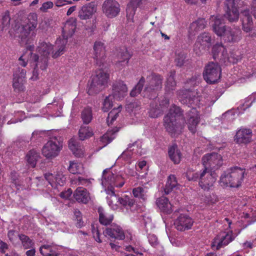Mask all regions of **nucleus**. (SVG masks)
Returning a JSON list of instances; mask_svg holds the SVG:
<instances>
[{
    "instance_id": "nucleus-1",
    "label": "nucleus",
    "mask_w": 256,
    "mask_h": 256,
    "mask_svg": "<svg viewBox=\"0 0 256 256\" xmlns=\"http://www.w3.org/2000/svg\"><path fill=\"white\" fill-rule=\"evenodd\" d=\"M244 5V2L242 0H226L224 16L230 22H236L238 20L239 12L240 11L242 28L244 32H248L252 30L253 21L249 9H241Z\"/></svg>"
},
{
    "instance_id": "nucleus-2",
    "label": "nucleus",
    "mask_w": 256,
    "mask_h": 256,
    "mask_svg": "<svg viewBox=\"0 0 256 256\" xmlns=\"http://www.w3.org/2000/svg\"><path fill=\"white\" fill-rule=\"evenodd\" d=\"M182 114L181 108L174 106L164 117V126L172 136L179 135L182 132L184 128V120L180 118Z\"/></svg>"
},
{
    "instance_id": "nucleus-3",
    "label": "nucleus",
    "mask_w": 256,
    "mask_h": 256,
    "mask_svg": "<svg viewBox=\"0 0 256 256\" xmlns=\"http://www.w3.org/2000/svg\"><path fill=\"white\" fill-rule=\"evenodd\" d=\"M245 171L238 166L232 167L222 174L220 183L222 186L239 188L244 180Z\"/></svg>"
},
{
    "instance_id": "nucleus-4",
    "label": "nucleus",
    "mask_w": 256,
    "mask_h": 256,
    "mask_svg": "<svg viewBox=\"0 0 256 256\" xmlns=\"http://www.w3.org/2000/svg\"><path fill=\"white\" fill-rule=\"evenodd\" d=\"M102 66L96 72V74L91 77L88 84V93L89 95L96 94L104 90L107 86L109 74L104 72Z\"/></svg>"
},
{
    "instance_id": "nucleus-5",
    "label": "nucleus",
    "mask_w": 256,
    "mask_h": 256,
    "mask_svg": "<svg viewBox=\"0 0 256 256\" xmlns=\"http://www.w3.org/2000/svg\"><path fill=\"white\" fill-rule=\"evenodd\" d=\"M62 146V138L54 136L43 146L42 154L48 159H53L59 154Z\"/></svg>"
},
{
    "instance_id": "nucleus-6",
    "label": "nucleus",
    "mask_w": 256,
    "mask_h": 256,
    "mask_svg": "<svg viewBox=\"0 0 256 256\" xmlns=\"http://www.w3.org/2000/svg\"><path fill=\"white\" fill-rule=\"evenodd\" d=\"M220 76L221 68L218 62H210L206 66L203 76L207 83L215 84L220 80Z\"/></svg>"
},
{
    "instance_id": "nucleus-7",
    "label": "nucleus",
    "mask_w": 256,
    "mask_h": 256,
    "mask_svg": "<svg viewBox=\"0 0 256 256\" xmlns=\"http://www.w3.org/2000/svg\"><path fill=\"white\" fill-rule=\"evenodd\" d=\"M202 162L205 169L217 170L222 165L223 160L220 154L213 152L204 155Z\"/></svg>"
},
{
    "instance_id": "nucleus-8",
    "label": "nucleus",
    "mask_w": 256,
    "mask_h": 256,
    "mask_svg": "<svg viewBox=\"0 0 256 256\" xmlns=\"http://www.w3.org/2000/svg\"><path fill=\"white\" fill-rule=\"evenodd\" d=\"M30 54V57L29 58V60L31 63L34 62L35 64L31 78L33 80H36L38 78V68H40L42 70H46L48 66V58L39 56L31 52Z\"/></svg>"
},
{
    "instance_id": "nucleus-9",
    "label": "nucleus",
    "mask_w": 256,
    "mask_h": 256,
    "mask_svg": "<svg viewBox=\"0 0 256 256\" xmlns=\"http://www.w3.org/2000/svg\"><path fill=\"white\" fill-rule=\"evenodd\" d=\"M76 25V18H72L66 22L64 28L62 30V36L64 40L60 42V45L58 46V51L62 52V54L65 51V46L66 43V40L68 37H71L75 32V29Z\"/></svg>"
},
{
    "instance_id": "nucleus-10",
    "label": "nucleus",
    "mask_w": 256,
    "mask_h": 256,
    "mask_svg": "<svg viewBox=\"0 0 256 256\" xmlns=\"http://www.w3.org/2000/svg\"><path fill=\"white\" fill-rule=\"evenodd\" d=\"M216 177L217 176L214 172H210L206 168H204L200 174V186L205 190H208L216 182Z\"/></svg>"
},
{
    "instance_id": "nucleus-11",
    "label": "nucleus",
    "mask_w": 256,
    "mask_h": 256,
    "mask_svg": "<svg viewBox=\"0 0 256 256\" xmlns=\"http://www.w3.org/2000/svg\"><path fill=\"white\" fill-rule=\"evenodd\" d=\"M103 12L108 18L116 16L120 12V5L115 0H106L102 6Z\"/></svg>"
},
{
    "instance_id": "nucleus-12",
    "label": "nucleus",
    "mask_w": 256,
    "mask_h": 256,
    "mask_svg": "<svg viewBox=\"0 0 256 256\" xmlns=\"http://www.w3.org/2000/svg\"><path fill=\"white\" fill-rule=\"evenodd\" d=\"M94 59L96 64L99 67L102 66V68H106V51L104 44L100 42H96L94 46Z\"/></svg>"
},
{
    "instance_id": "nucleus-13",
    "label": "nucleus",
    "mask_w": 256,
    "mask_h": 256,
    "mask_svg": "<svg viewBox=\"0 0 256 256\" xmlns=\"http://www.w3.org/2000/svg\"><path fill=\"white\" fill-rule=\"evenodd\" d=\"M194 222V220L189 216L181 214L175 220L174 226L176 230L182 232L190 229Z\"/></svg>"
},
{
    "instance_id": "nucleus-14",
    "label": "nucleus",
    "mask_w": 256,
    "mask_h": 256,
    "mask_svg": "<svg viewBox=\"0 0 256 256\" xmlns=\"http://www.w3.org/2000/svg\"><path fill=\"white\" fill-rule=\"evenodd\" d=\"M187 124L189 130L194 134L196 132V126L200 122V116L196 108L192 107L186 114Z\"/></svg>"
},
{
    "instance_id": "nucleus-15",
    "label": "nucleus",
    "mask_w": 256,
    "mask_h": 256,
    "mask_svg": "<svg viewBox=\"0 0 256 256\" xmlns=\"http://www.w3.org/2000/svg\"><path fill=\"white\" fill-rule=\"evenodd\" d=\"M210 20L213 32L217 36H222L228 28L224 25L222 18L220 16H211Z\"/></svg>"
},
{
    "instance_id": "nucleus-16",
    "label": "nucleus",
    "mask_w": 256,
    "mask_h": 256,
    "mask_svg": "<svg viewBox=\"0 0 256 256\" xmlns=\"http://www.w3.org/2000/svg\"><path fill=\"white\" fill-rule=\"evenodd\" d=\"M242 31L238 28H230L228 26L227 29L222 36L223 40L228 42H237L242 38Z\"/></svg>"
},
{
    "instance_id": "nucleus-17",
    "label": "nucleus",
    "mask_w": 256,
    "mask_h": 256,
    "mask_svg": "<svg viewBox=\"0 0 256 256\" xmlns=\"http://www.w3.org/2000/svg\"><path fill=\"white\" fill-rule=\"evenodd\" d=\"M96 7L97 4L95 2H91L84 5L78 12V18L82 20L90 18L96 12Z\"/></svg>"
},
{
    "instance_id": "nucleus-18",
    "label": "nucleus",
    "mask_w": 256,
    "mask_h": 256,
    "mask_svg": "<svg viewBox=\"0 0 256 256\" xmlns=\"http://www.w3.org/2000/svg\"><path fill=\"white\" fill-rule=\"evenodd\" d=\"M128 88L121 80L116 82L112 84V92L111 95L116 100L124 98L127 94Z\"/></svg>"
},
{
    "instance_id": "nucleus-19",
    "label": "nucleus",
    "mask_w": 256,
    "mask_h": 256,
    "mask_svg": "<svg viewBox=\"0 0 256 256\" xmlns=\"http://www.w3.org/2000/svg\"><path fill=\"white\" fill-rule=\"evenodd\" d=\"M104 234L111 238L118 240H123L125 238L123 230L116 224H111L104 231Z\"/></svg>"
},
{
    "instance_id": "nucleus-20",
    "label": "nucleus",
    "mask_w": 256,
    "mask_h": 256,
    "mask_svg": "<svg viewBox=\"0 0 256 256\" xmlns=\"http://www.w3.org/2000/svg\"><path fill=\"white\" fill-rule=\"evenodd\" d=\"M252 131L249 128H240L237 131L234 140L237 144H246L252 141Z\"/></svg>"
},
{
    "instance_id": "nucleus-21",
    "label": "nucleus",
    "mask_w": 256,
    "mask_h": 256,
    "mask_svg": "<svg viewBox=\"0 0 256 256\" xmlns=\"http://www.w3.org/2000/svg\"><path fill=\"white\" fill-rule=\"evenodd\" d=\"M230 234L228 232L226 234L223 232L220 239L215 238L212 244V247L214 248H216V250H218L222 246L228 245L234 238L232 236V231H230Z\"/></svg>"
},
{
    "instance_id": "nucleus-22",
    "label": "nucleus",
    "mask_w": 256,
    "mask_h": 256,
    "mask_svg": "<svg viewBox=\"0 0 256 256\" xmlns=\"http://www.w3.org/2000/svg\"><path fill=\"white\" fill-rule=\"evenodd\" d=\"M242 58L238 52H232L228 56L226 51H223L220 54V62L227 66L229 64H235Z\"/></svg>"
},
{
    "instance_id": "nucleus-23",
    "label": "nucleus",
    "mask_w": 256,
    "mask_h": 256,
    "mask_svg": "<svg viewBox=\"0 0 256 256\" xmlns=\"http://www.w3.org/2000/svg\"><path fill=\"white\" fill-rule=\"evenodd\" d=\"M33 30L28 25L26 24H23L18 28L16 32V36L20 38V43L21 44H23L28 43L30 32Z\"/></svg>"
},
{
    "instance_id": "nucleus-24",
    "label": "nucleus",
    "mask_w": 256,
    "mask_h": 256,
    "mask_svg": "<svg viewBox=\"0 0 256 256\" xmlns=\"http://www.w3.org/2000/svg\"><path fill=\"white\" fill-rule=\"evenodd\" d=\"M116 56L117 60L116 61V65L117 67L120 68L121 66H125L128 64L132 55L126 48H123L120 49Z\"/></svg>"
},
{
    "instance_id": "nucleus-25",
    "label": "nucleus",
    "mask_w": 256,
    "mask_h": 256,
    "mask_svg": "<svg viewBox=\"0 0 256 256\" xmlns=\"http://www.w3.org/2000/svg\"><path fill=\"white\" fill-rule=\"evenodd\" d=\"M74 197L77 202L83 204H87L90 199L87 190L81 187H78L75 190Z\"/></svg>"
},
{
    "instance_id": "nucleus-26",
    "label": "nucleus",
    "mask_w": 256,
    "mask_h": 256,
    "mask_svg": "<svg viewBox=\"0 0 256 256\" xmlns=\"http://www.w3.org/2000/svg\"><path fill=\"white\" fill-rule=\"evenodd\" d=\"M148 84L146 86L160 90L162 88V76L156 74H153L151 76L147 77Z\"/></svg>"
},
{
    "instance_id": "nucleus-27",
    "label": "nucleus",
    "mask_w": 256,
    "mask_h": 256,
    "mask_svg": "<svg viewBox=\"0 0 256 256\" xmlns=\"http://www.w3.org/2000/svg\"><path fill=\"white\" fill-rule=\"evenodd\" d=\"M156 204L160 210L164 214H170L172 211V204L168 199L165 196H161L158 198L156 201Z\"/></svg>"
},
{
    "instance_id": "nucleus-28",
    "label": "nucleus",
    "mask_w": 256,
    "mask_h": 256,
    "mask_svg": "<svg viewBox=\"0 0 256 256\" xmlns=\"http://www.w3.org/2000/svg\"><path fill=\"white\" fill-rule=\"evenodd\" d=\"M168 154L170 160L174 164H178L180 162L182 154L176 144H174L168 148Z\"/></svg>"
},
{
    "instance_id": "nucleus-29",
    "label": "nucleus",
    "mask_w": 256,
    "mask_h": 256,
    "mask_svg": "<svg viewBox=\"0 0 256 256\" xmlns=\"http://www.w3.org/2000/svg\"><path fill=\"white\" fill-rule=\"evenodd\" d=\"M68 146L76 156L80 158L83 155L82 146L78 140L71 138L69 142Z\"/></svg>"
},
{
    "instance_id": "nucleus-30",
    "label": "nucleus",
    "mask_w": 256,
    "mask_h": 256,
    "mask_svg": "<svg viewBox=\"0 0 256 256\" xmlns=\"http://www.w3.org/2000/svg\"><path fill=\"white\" fill-rule=\"evenodd\" d=\"M158 101V100H155L150 103L148 114L152 118H158L163 114L164 110L158 104L157 102Z\"/></svg>"
},
{
    "instance_id": "nucleus-31",
    "label": "nucleus",
    "mask_w": 256,
    "mask_h": 256,
    "mask_svg": "<svg viewBox=\"0 0 256 256\" xmlns=\"http://www.w3.org/2000/svg\"><path fill=\"white\" fill-rule=\"evenodd\" d=\"M120 176H114L109 170V169L106 168L103 171L102 184V185L108 184L112 186L115 183L116 178L120 179Z\"/></svg>"
},
{
    "instance_id": "nucleus-32",
    "label": "nucleus",
    "mask_w": 256,
    "mask_h": 256,
    "mask_svg": "<svg viewBox=\"0 0 256 256\" xmlns=\"http://www.w3.org/2000/svg\"><path fill=\"white\" fill-rule=\"evenodd\" d=\"M98 212L99 214V222L104 226L110 224L114 218L112 214H109L105 212L102 208L100 207L98 208Z\"/></svg>"
},
{
    "instance_id": "nucleus-33",
    "label": "nucleus",
    "mask_w": 256,
    "mask_h": 256,
    "mask_svg": "<svg viewBox=\"0 0 256 256\" xmlns=\"http://www.w3.org/2000/svg\"><path fill=\"white\" fill-rule=\"evenodd\" d=\"M52 49V45L46 42H41L37 48L38 52L40 54V56L48 58Z\"/></svg>"
},
{
    "instance_id": "nucleus-34",
    "label": "nucleus",
    "mask_w": 256,
    "mask_h": 256,
    "mask_svg": "<svg viewBox=\"0 0 256 256\" xmlns=\"http://www.w3.org/2000/svg\"><path fill=\"white\" fill-rule=\"evenodd\" d=\"M206 24V22L204 18H198L190 24V30L191 32H193V34H195L196 32L204 28Z\"/></svg>"
},
{
    "instance_id": "nucleus-35",
    "label": "nucleus",
    "mask_w": 256,
    "mask_h": 256,
    "mask_svg": "<svg viewBox=\"0 0 256 256\" xmlns=\"http://www.w3.org/2000/svg\"><path fill=\"white\" fill-rule=\"evenodd\" d=\"M178 185L176 177L174 175H170L167 180L165 188H164V194H168Z\"/></svg>"
},
{
    "instance_id": "nucleus-36",
    "label": "nucleus",
    "mask_w": 256,
    "mask_h": 256,
    "mask_svg": "<svg viewBox=\"0 0 256 256\" xmlns=\"http://www.w3.org/2000/svg\"><path fill=\"white\" fill-rule=\"evenodd\" d=\"M175 75V70H171L169 72L165 86L166 92H169L174 90L176 86V82L174 80Z\"/></svg>"
},
{
    "instance_id": "nucleus-37",
    "label": "nucleus",
    "mask_w": 256,
    "mask_h": 256,
    "mask_svg": "<svg viewBox=\"0 0 256 256\" xmlns=\"http://www.w3.org/2000/svg\"><path fill=\"white\" fill-rule=\"evenodd\" d=\"M38 154L34 150H30L26 154V158L29 166L34 168L36 166L38 158Z\"/></svg>"
},
{
    "instance_id": "nucleus-38",
    "label": "nucleus",
    "mask_w": 256,
    "mask_h": 256,
    "mask_svg": "<svg viewBox=\"0 0 256 256\" xmlns=\"http://www.w3.org/2000/svg\"><path fill=\"white\" fill-rule=\"evenodd\" d=\"M212 40L210 34L206 32L200 34L196 39V40L206 46L208 48H210L212 46Z\"/></svg>"
},
{
    "instance_id": "nucleus-39",
    "label": "nucleus",
    "mask_w": 256,
    "mask_h": 256,
    "mask_svg": "<svg viewBox=\"0 0 256 256\" xmlns=\"http://www.w3.org/2000/svg\"><path fill=\"white\" fill-rule=\"evenodd\" d=\"M158 90L154 88L146 86L143 92H142V96L144 98H146L150 100H156L158 96Z\"/></svg>"
},
{
    "instance_id": "nucleus-40",
    "label": "nucleus",
    "mask_w": 256,
    "mask_h": 256,
    "mask_svg": "<svg viewBox=\"0 0 256 256\" xmlns=\"http://www.w3.org/2000/svg\"><path fill=\"white\" fill-rule=\"evenodd\" d=\"M93 134L92 130L89 126H82L78 132L80 140H84L91 137Z\"/></svg>"
},
{
    "instance_id": "nucleus-41",
    "label": "nucleus",
    "mask_w": 256,
    "mask_h": 256,
    "mask_svg": "<svg viewBox=\"0 0 256 256\" xmlns=\"http://www.w3.org/2000/svg\"><path fill=\"white\" fill-rule=\"evenodd\" d=\"M142 4V0H130L126 8L127 14L134 15L136 8Z\"/></svg>"
},
{
    "instance_id": "nucleus-42",
    "label": "nucleus",
    "mask_w": 256,
    "mask_h": 256,
    "mask_svg": "<svg viewBox=\"0 0 256 256\" xmlns=\"http://www.w3.org/2000/svg\"><path fill=\"white\" fill-rule=\"evenodd\" d=\"M16 75H14L13 79V88L14 90L16 92H20L24 91V80H22V78H18Z\"/></svg>"
},
{
    "instance_id": "nucleus-43",
    "label": "nucleus",
    "mask_w": 256,
    "mask_h": 256,
    "mask_svg": "<svg viewBox=\"0 0 256 256\" xmlns=\"http://www.w3.org/2000/svg\"><path fill=\"white\" fill-rule=\"evenodd\" d=\"M81 118L84 124H88L92 120V110L90 108H86L81 113Z\"/></svg>"
},
{
    "instance_id": "nucleus-44",
    "label": "nucleus",
    "mask_w": 256,
    "mask_h": 256,
    "mask_svg": "<svg viewBox=\"0 0 256 256\" xmlns=\"http://www.w3.org/2000/svg\"><path fill=\"white\" fill-rule=\"evenodd\" d=\"M145 82V78L142 76L139 80L137 84L133 88L130 92V95L132 97H134L140 94L142 92Z\"/></svg>"
},
{
    "instance_id": "nucleus-45",
    "label": "nucleus",
    "mask_w": 256,
    "mask_h": 256,
    "mask_svg": "<svg viewBox=\"0 0 256 256\" xmlns=\"http://www.w3.org/2000/svg\"><path fill=\"white\" fill-rule=\"evenodd\" d=\"M118 131V130L108 131L101 137L100 140L104 144V146L107 145L114 138V134Z\"/></svg>"
},
{
    "instance_id": "nucleus-46",
    "label": "nucleus",
    "mask_w": 256,
    "mask_h": 256,
    "mask_svg": "<svg viewBox=\"0 0 256 256\" xmlns=\"http://www.w3.org/2000/svg\"><path fill=\"white\" fill-rule=\"evenodd\" d=\"M18 236L24 249L32 248L34 242L28 236L24 234H20Z\"/></svg>"
},
{
    "instance_id": "nucleus-47",
    "label": "nucleus",
    "mask_w": 256,
    "mask_h": 256,
    "mask_svg": "<svg viewBox=\"0 0 256 256\" xmlns=\"http://www.w3.org/2000/svg\"><path fill=\"white\" fill-rule=\"evenodd\" d=\"M226 51V49L224 48L223 45L222 43L219 44L217 43L214 45L212 48V54L213 58L216 60V59L219 60V62H220V56H219V53L223 51Z\"/></svg>"
},
{
    "instance_id": "nucleus-48",
    "label": "nucleus",
    "mask_w": 256,
    "mask_h": 256,
    "mask_svg": "<svg viewBox=\"0 0 256 256\" xmlns=\"http://www.w3.org/2000/svg\"><path fill=\"white\" fill-rule=\"evenodd\" d=\"M26 25H28L31 28L34 30L38 24V15L36 13H30L28 16Z\"/></svg>"
},
{
    "instance_id": "nucleus-49",
    "label": "nucleus",
    "mask_w": 256,
    "mask_h": 256,
    "mask_svg": "<svg viewBox=\"0 0 256 256\" xmlns=\"http://www.w3.org/2000/svg\"><path fill=\"white\" fill-rule=\"evenodd\" d=\"M114 98L112 95L110 94L109 96L106 97L104 98L103 103H102V110L104 112H108L113 106V102L112 99Z\"/></svg>"
},
{
    "instance_id": "nucleus-50",
    "label": "nucleus",
    "mask_w": 256,
    "mask_h": 256,
    "mask_svg": "<svg viewBox=\"0 0 256 256\" xmlns=\"http://www.w3.org/2000/svg\"><path fill=\"white\" fill-rule=\"evenodd\" d=\"M184 99L182 100L184 103H186L188 104L192 105L195 102L198 100V97L193 94L192 92H188L187 94H184Z\"/></svg>"
},
{
    "instance_id": "nucleus-51",
    "label": "nucleus",
    "mask_w": 256,
    "mask_h": 256,
    "mask_svg": "<svg viewBox=\"0 0 256 256\" xmlns=\"http://www.w3.org/2000/svg\"><path fill=\"white\" fill-rule=\"evenodd\" d=\"M137 144V142L136 141L132 144H130L128 145V147L126 150L122 152L121 155L118 157V159L122 158L125 160H129L131 158L132 154L131 152L133 150H130L131 148L133 146H135Z\"/></svg>"
},
{
    "instance_id": "nucleus-52",
    "label": "nucleus",
    "mask_w": 256,
    "mask_h": 256,
    "mask_svg": "<svg viewBox=\"0 0 256 256\" xmlns=\"http://www.w3.org/2000/svg\"><path fill=\"white\" fill-rule=\"evenodd\" d=\"M208 47L202 44L196 40L194 46V51L195 54L198 56H200L202 54L206 51V50H208Z\"/></svg>"
},
{
    "instance_id": "nucleus-53",
    "label": "nucleus",
    "mask_w": 256,
    "mask_h": 256,
    "mask_svg": "<svg viewBox=\"0 0 256 256\" xmlns=\"http://www.w3.org/2000/svg\"><path fill=\"white\" fill-rule=\"evenodd\" d=\"M10 19V12L6 10L2 16V29L9 27Z\"/></svg>"
},
{
    "instance_id": "nucleus-54",
    "label": "nucleus",
    "mask_w": 256,
    "mask_h": 256,
    "mask_svg": "<svg viewBox=\"0 0 256 256\" xmlns=\"http://www.w3.org/2000/svg\"><path fill=\"white\" fill-rule=\"evenodd\" d=\"M132 193L135 198L144 200L146 198V196L142 188L138 187L133 189Z\"/></svg>"
},
{
    "instance_id": "nucleus-55",
    "label": "nucleus",
    "mask_w": 256,
    "mask_h": 256,
    "mask_svg": "<svg viewBox=\"0 0 256 256\" xmlns=\"http://www.w3.org/2000/svg\"><path fill=\"white\" fill-rule=\"evenodd\" d=\"M122 109V106L120 105L117 108H114L108 114V118H111V122L114 121L117 118L118 113Z\"/></svg>"
},
{
    "instance_id": "nucleus-56",
    "label": "nucleus",
    "mask_w": 256,
    "mask_h": 256,
    "mask_svg": "<svg viewBox=\"0 0 256 256\" xmlns=\"http://www.w3.org/2000/svg\"><path fill=\"white\" fill-rule=\"evenodd\" d=\"M140 104L138 102H130L126 105V110L128 112H132L134 110L140 109Z\"/></svg>"
},
{
    "instance_id": "nucleus-57",
    "label": "nucleus",
    "mask_w": 256,
    "mask_h": 256,
    "mask_svg": "<svg viewBox=\"0 0 256 256\" xmlns=\"http://www.w3.org/2000/svg\"><path fill=\"white\" fill-rule=\"evenodd\" d=\"M80 164L74 162H70L68 167L69 172L72 174L80 173Z\"/></svg>"
},
{
    "instance_id": "nucleus-58",
    "label": "nucleus",
    "mask_w": 256,
    "mask_h": 256,
    "mask_svg": "<svg viewBox=\"0 0 256 256\" xmlns=\"http://www.w3.org/2000/svg\"><path fill=\"white\" fill-rule=\"evenodd\" d=\"M10 177L12 182L16 186H20L22 184L21 181L19 179V175L16 172H10Z\"/></svg>"
},
{
    "instance_id": "nucleus-59",
    "label": "nucleus",
    "mask_w": 256,
    "mask_h": 256,
    "mask_svg": "<svg viewBox=\"0 0 256 256\" xmlns=\"http://www.w3.org/2000/svg\"><path fill=\"white\" fill-rule=\"evenodd\" d=\"M200 174L198 172H189L186 174V178L189 181H196L200 180Z\"/></svg>"
},
{
    "instance_id": "nucleus-60",
    "label": "nucleus",
    "mask_w": 256,
    "mask_h": 256,
    "mask_svg": "<svg viewBox=\"0 0 256 256\" xmlns=\"http://www.w3.org/2000/svg\"><path fill=\"white\" fill-rule=\"evenodd\" d=\"M186 56L184 54H179L175 60L176 64L177 66H182L185 62Z\"/></svg>"
},
{
    "instance_id": "nucleus-61",
    "label": "nucleus",
    "mask_w": 256,
    "mask_h": 256,
    "mask_svg": "<svg viewBox=\"0 0 256 256\" xmlns=\"http://www.w3.org/2000/svg\"><path fill=\"white\" fill-rule=\"evenodd\" d=\"M26 74V71L23 68H18V70L14 74V75H16L18 78H22V80H24L25 76Z\"/></svg>"
},
{
    "instance_id": "nucleus-62",
    "label": "nucleus",
    "mask_w": 256,
    "mask_h": 256,
    "mask_svg": "<svg viewBox=\"0 0 256 256\" xmlns=\"http://www.w3.org/2000/svg\"><path fill=\"white\" fill-rule=\"evenodd\" d=\"M148 242L152 246L155 247L158 244V238L154 234H150L148 237Z\"/></svg>"
},
{
    "instance_id": "nucleus-63",
    "label": "nucleus",
    "mask_w": 256,
    "mask_h": 256,
    "mask_svg": "<svg viewBox=\"0 0 256 256\" xmlns=\"http://www.w3.org/2000/svg\"><path fill=\"white\" fill-rule=\"evenodd\" d=\"M169 99L166 97H164L160 102L158 105L162 108L163 110L167 108L169 105Z\"/></svg>"
},
{
    "instance_id": "nucleus-64",
    "label": "nucleus",
    "mask_w": 256,
    "mask_h": 256,
    "mask_svg": "<svg viewBox=\"0 0 256 256\" xmlns=\"http://www.w3.org/2000/svg\"><path fill=\"white\" fill-rule=\"evenodd\" d=\"M72 193V191L71 188H68L66 191L61 192L60 196L62 198L68 199L71 196Z\"/></svg>"
}]
</instances>
